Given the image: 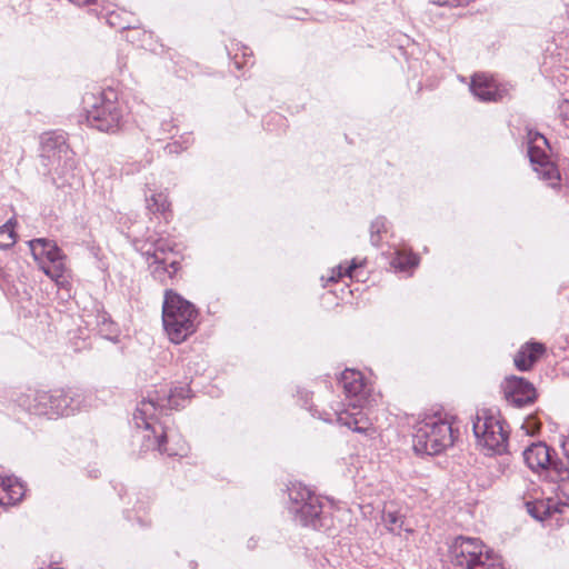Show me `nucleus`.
Here are the masks:
<instances>
[{
  "instance_id": "nucleus-3",
  "label": "nucleus",
  "mask_w": 569,
  "mask_h": 569,
  "mask_svg": "<svg viewBox=\"0 0 569 569\" xmlns=\"http://www.w3.org/2000/svg\"><path fill=\"white\" fill-rule=\"evenodd\" d=\"M82 103L84 119L90 128L106 133H116L121 129L124 112L114 89L88 92L83 96Z\"/></svg>"
},
{
  "instance_id": "nucleus-22",
  "label": "nucleus",
  "mask_w": 569,
  "mask_h": 569,
  "mask_svg": "<svg viewBox=\"0 0 569 569\" xmlns=\"http://www.w3.org/2000/svg\"><path fill=\"white\" fill-rule=\"evenodd\" d=\"M390 230V223L385 217H377L370 224V242L373 247H380L385 236Z\"/></svg>"
},
{
  "instance_id": "nucleus-12",
  "label": "nucleus",
  "mask_w": 569,
  "mask_h": 569,
  "mask_svg": "<svg viewBox=\"0 0 569 569\" xmlns=\"http://www.w3.org/2000/svg\"><path fill=\"white\" fill-rule=\"evenodd\" d=\"M11 400L23 411L49 418V391L27 388L13 391Z\"/></svg>"
},
{
  "instance_id": "nucleus-40",
  "label": "nucleus",
  "mask_w": 569,
  "mask_h": 569,
  "mask_svg": "<svg viewBox=\"0 0 569 569\" xmlns=\"http://www.w3.org/2000/svg\"><path fill=\"white\" fill-rule=\"evenodd\" d=\"M254 546H256V545L253 543V539H250V540L248 541V547H249V548H254Z\"/></svg>"
},
{
  "instance_id": "nucleus-34",
  "label": "nucleus",
  "mask_w": 569,
  "mask_h": 569,
  "mask_svg": "<svg viewBox=\"0 0 569 569\" xmlns=\"http://www.w3.org/2000/svg\"><path fill=\"white\" fill-rule=\"evenodd\" d=\"M117 19H118V16L112 12V13H110V16L108 18V22L110 23V26L118 27L119 29H122V30L133 28L131 26V21L130 20H128V24H121V23L117 22Z\"/></svg>"
},
{
  "instance_id": "nucleus-23",
  "label": "nucleus",
  "mask_w": 569,
  "mask_h": 569,
  "mask_svg": "<svg viewBox=\"0 0 569 569\" xmlns=\"http://www.w3.org/2000/svg\"><path fill=\"white\" fill-rule=\"evenodd\" d=\"M64 258H58L49 263H42L41 270L50 277L52 280H54L58 284L63 286L64 282H67V279L64 277L66 273V266L63 262Z\"/></svg>"
},
{
  "instance_id": "nucleus-1",
  "label": "nucleus",
  "mask_w": 569,
  "mask_h": 569,
  "mask_svg": "<svg viewBox=\"0 0 569 569\" xmlns=\"http://www.w3.org/2000/svg\"><path fill=\"white\" fill-rule=\"evenodd\" d=\"M191 397V389L187 385L176 386L170 389L168 395L160 397L158 392L154 396L149 395L137 406L133 413V421L138 429L146 432L143 447L146 450H158L170 457L182 456L187 450L184 442L180 440L176 447L168 446L169 441L177 438V435L167 426V421H161L160 417L167 409H179L183 402Z\"/></svg>"
},
{
  "instance_id": "nucleus-41",
  "label": "nucleus",
  "mask_w": 569,
  "mask_h": 569,
  "mask_svg": "<svg viewBox=\"0 0 569 569\" xmlns=\"http://www.w3.org/2000/svg\"><path fill=\"white\" fill-rule=\"evenodd\" d=\"M303 397L306 398L305 403H307V400H308L309 393H308V392H305Z\"/></svg>"
},
{
  "instance_id": "nucleus-30",
  "label": "nucleus",
  "mask_w": 569,
  "mask_h": 569,
  "mask_svg": "<svg viewBox=\"0 0 569 569\" xmlns=\"http://www.w3.org/2000/svg\"><path fill=\"white\" fill-rule=\"evenodd\" d=\"M16 238L13 229L8 224L0 227V248L7 249L14 244Z\"/></svg>"
},
{
  "instance_id": "nucleus-17",
  "label": "nucleus",
  "mask_w": 569,
  "mask_h": 569,
  "mask_svg": "<svg viewBox=\"0 0 569 569\" xmlns=\"http://www.w3.org/2000/svg\"><path fill=\"white\" fill-rule=\"evenodd\" d=\"M545 346L539 342H527L515 356V366L520 371H527L538 361L545 352Z\"/></svg>"
},
{
  "instance_id": "nucleus-15",
  "label": "nucleus",
  "mask_w": 569,
  "mask_h": 569,
  "mask_svg": "<svg viewBox=\"0 0 569 569\" xmlns=\"http://www.w3.org/2000/svg\"><path fill=\"white\" fill-rule=\"evenodd\" d=\"M522 455L526 465L536 472L547 469L552 462L551 449L541 441L531 443Z\"/></svg>"
},
{
  "instance_id": "nucleus-16",
  "label": "nucleus",
  "mask_w": 569,
  "mask_h": 569,
  "mask_svg": "<svg viewBox=\"0 0 569 569\" xmlns=\"http://www.w3.org/2000/svg\"><path fill=\"white\" fill-rule=\"evenodd\" d=\"M29 247L33 258L39 262L49 263L58 258H64L60 248L51 240L39 238L29 241Z\"/></svg>"
},
{
  "instance_id": "nucleus-4",
  "label": "nucleus",
  "mask_w": 569,
  "mask_h": 569,
  "mask_svg": "<svg viewBox=\"0 0 569 569\" xmlns=\"http://www.w3.org/2000/svg\"><path fill=\"white\" fill-rule=\"evenodd\" d=\"M162 322L170 341L181 343L197 330L198 310L173 290H166Z\"/></svg>"
},
{
  "instance_id": "nucleus-33",
  "label": "nucleus",
  "mask_w": 569,
  "mask_h": 569,
  "mask_svg": "<svg viewBox=\"0 0 569 569\" xmlns=\"http://www.w3.org/2000/svg\"><path fill=\"white\" fill-rule=\"evenodd\" d=\"M559 117L563 120H569V97L565 98L558 104Z\"/></svg>"
},
{
  "instance_id": "nucleus-26",
  "label": "nucleus",
  "mask_w": 569,
  "mask_h": 569,
  "mask_svg": "<svg viewBox=\"0 0 569 569\" xmlns=\"http://www.w3.org/2000/svg\"><path fill=\"white\" fill-rule=\"evenodd\" d=\"M545 470L548 471L549 477L553 481L559 482V485L569 482V469L561 461H557L552 458V462Z\"/></svg>"
},
{
  "instance_id": "nucleus-5",
  "label": "nucleus",
  "mask_w": 569,
  "mask_h": 569,
  "mask_svg": "<svg viewBox=\"0 0 569 569\" xmlns=\"http://www.w3.org/2000/svg\"><path fill=\"white\" fill-rule=\"evenodd\" d=\"M449 553L451 563L460 569H506L501 558L479 538L457 537Z\"/></svg>"
},
{
  "instance_id": "nucleus-29",
  "label": "nucleus",
  "mask_w": 569,
  "mask_h": 569,
  "mask_svg": "<svg viewBox=\"0 0 569 569\" xmlns=\"http://www.w3.org/2000/svg\"><path fill=\"white\" fill-rule=\"evenodd\" d=\"M96 323L99 327V332L107 338L117 331L114 322L104 312L97 315Z\"/></svg>"
},
{
  "instance_id": "nucleus-20",
  "label": "nucleus",
  "mask_w": 569,
  "mask_h": 569,
  "mask_svg": "<svg viewBox=\"0 0 569 569\" xmlns=\"http://www.w3.org/2000/svg\"><path fill=\"white\" fill-rule=\"evenodd\" d=\"M381 519L385 527L392 533L400 535L405 528V516L392 503L386 505Z\"/></svg>"
},
{
  "instance_id": "nucleus-38",
  "label": "nucleus",
  "mask_w": 569,
  "mask_h": 569,
  "mask_svg": "<svg viewBox=\"0 0 569 569\" xmlns=\"http://www.w3.org/2000/svg\"><path fill=\"white\" fill-rule=\"evenodd\" d=\"M561 447L566 456L569 458V437L562 441Z\"/></svg>"
},
{
  "instance_id": "nucleus-37",
  "label": "nucleus",
  "mask_w": 569,
  "mask_h": 569,
  "mask_svg": "<svg viewBox=\"0 0 569 569\" xmlns=\"http://www.w3.org/2000/svg\"><path fill=\"white\" fill-rule=\"evenodd\" d=\"M69 2L76 4V6H86V4H89L91 2H93L94 0H68Z\"/></svg>"
},
{
  "instance_id": "nucleus-25",
  "label": "nucleus",
  "mask_w": 569,
  "mask_h": 569,
  "mask_svg": "<svg viewBox=\"0 0 569 569\" xmlns=\"http://www.w3.org/2000/svg\"><path fill=\"white\" fill-rule=\"evenodd\" d=\"M146 201L148 211L153 214L160 213L166 216L170 208L168 196L163 192L152 193Z\"/></svg>"
},
{
  "instance_id": "nucleus-11",
  "label": "nucleus",
  "mask_w": 569,
  "mask_h": 569,
  "mask_svg": "<svg viewBox=\"0 0 569 569\" xmlns=\"http://www.w3.org/2000/svg\"><path fill=\"white\" fill-rule=\"evenodd\" d=\"M42 157L57 161L58 164L63 162L67 169L74 168L73 152L67 144L66 133L62 131L44 132L41 136Z\"/></svg>"
},
{
  "instance_id": "nucleus-36",
  "label": "nucleus",
  "mask_w": 569,
  "mask_h": 569,
  "mask_svg": "<svg viewBox=\"0 0 569 569\" xmlns=\"http://www.w3.org/2000/svg\"><path fill=\"white\" fill-rule=\"evenodd\" d=\"M558 490L566 498L567 502L569 503V482L565 483V485H559Z\"/></svg>"
},
{
  "instance_id": "nucleus-10",
  "label": "nucleus",
  "mask_w": 569,
  "mask_h": 569,
  "mask_svg": "<svg viewBox=\"0 0 569 569\" xmlns=\"http://www.w3.org/2000/svg\"><path fill=\"white\" fill-rule=\"evenodd\" d=\"M49 397V419L68 417L91 406V397L78 389H54Z\"/></svg>"
},
{
  "instance_id": "nucleus-35",
  "label": "nucleus",
  "mask_w": 569,
  "mask_h": 569,
  "mask_svg": "<svg viewBox=\"0 0 569 569\" xmlns=\"http://www.w3.org/2000/svg\"><path fill=\"white\" fill-rule=\"evenodd\" d=\"M173 129L174 124L172 123V120H162L161 130L163 133H171Z\"/></svg>"
},
{
  "instance_id": "nucleus-2",
  "label": "nucleus",
  "mask_w": 569,
  "mask_h": 569,
  "mask_svg": "<svg viewBox=\"0 0 569 569\" xmlns=\"http://www.w3.org/2000/svg\"><path fill=\"white\" fill-rule=\"evenodd\" d=\"M339 382L346 395V408L319 418L328 422L336 421L359 433H367L372 429V423L365 412L370 406V388L363 375L353 369H346Z\"/></svg>"
},
{
  "instance_id": "nucleus-19",
  "label": "nucleus",
  "mask_w": 569,
  "mask_h": 569,
  "mask_svg": "<svg viewBox=\"0 0 569 569\" xmlns=\"http://www.w3.org/2000/svg\"><path fill=\"white\" fill-rule=\"evenodd\" d=\"M152 277L161 283H166L168 279L173 276L180 269V262L177 260L168 262L167 259L153 260L150 264Z\"/></svg>"
},
{
  "instance_id": "nucleus-43",
  "label": "nucleus",
  "mask_w": 569,
  "mask_h": 569,
  "mask_svg": "<svg viewBox=\"0 0 569 569\" xmlns=\"http://www.w3.org/2000/svg\"><path fill=\"white\" fill-rule=\"evenodd\" d=\"M405 530H406L407 532H412V530H411V529H409V528H405Z\"/></svg>"
},
{
  "instance_id": "nucleus-7",
  "label": "nucleus",
  "mask_w": 569,
  "mask_h": 569,
  "mask_svg": "<svg viewBox=\"0 0 569 569\" xmlns=\"http://www.w3.org/2000/svg\"><path fill=\"white\" fill-rule=\"evenodd\" d=\"M288 510L302 527L320 529L325 526L322 498L301 482L288 487Z\"/></svg>"
},
{
  "instance_id": "nucleus-13",
  "label": "nucleus",
  "mask_w": 569,
  "mask_h": 569,
  "mask_svg": "<svg viewBox=\"0 0 569 569\" xmlns=\"http://www.w3.org/2000/svg\"><path fill=\"white\" fill-rule=\"evenodd\" d=\"M471 93L480 101L497 102L502 100L508 90L486 73H476L470 82Z\"/></svg>"
},
{
  "instance_id": "nucleus-39",
  "label": "nucleus",
  "mask_w": 569,
  "mask_h": 569,
  "mask_svg": "<svg viewBox=\"0 0 569 569\" xmlns=\"http://www.w3.org/2000/svg\"><path fill=\"white\" fill-rule=\"evenodd\" d=\"M271 120H274V121H282V117L278 113H274V114H271L270 116Z\"/></svg>"
},
{
  "instance_id": "nucleus-14",
  "label": "nucleus",
  "mask_w": 569,
  "mask_h": 569,
  "mask_svg": "<svg viewBox=\"0 0 569 569\" xmlns=\"http://www.w3.org/2000/svg\"><path fill=\"white\" fill-rule=\"evenodd\" d=\"M506 399L516 407H523L536 400L537 392L532 383L525 378L511 376L502 385Z\"/></svg>"
},
{
  "instance_id": "nucleus-28",
  "label": "nucleus",
  "mask_w": 569,
  "mask_h": 569,
  "mask_svg": "<svg viewBox=\"0 0 569 569\" xmlns=\"http://www.w3.org/2000/svg\"><path fill=\"white\" fill-rule=\"evenodd\" d=\"M526 505L530 516L537 520H543L551 513L550 506L545 501L527 502Z\"/></svg>"
},
{
  "instance_id": "nucleus-6",
  "label": "nucleus",
  "mask_w": 569,
  "mask_h": 569,
  "mask_svg": "<svg viewBox=\"0 0 569 569\" xmlns=\"http://www.w3.org/2000/svg\"><path fill=\"white\" fill-rule=\"evenodd\" d=\"M455 432L451 423L438 415L426 417L415 428L412 447L417 453L438 455L451 447Z\"/></svg>"
},
{
  "instance_id": "nucleus-9",
  "label": "nucleus",
  "mask_w": 569,
  "mask_h": 569,
  "mask_svg": "<svg viewBox=\"0 0 569 569\" xmlns=\"http://www.w3.org/2000/svg\"><path fill=\"white\" fill-rule=\"evenodd\" d=\"M528 157L538 177L548 186L556 187L560 180V173L548 154L549 143L545 136L529 131L527 136Z\"/></svg>"
},
{
  "instance_id": "nucleus-21",
  "label": "nucleus",
  "mask_w": 569,
  "mask_h": 569,
  "mask_svg": "<svg viewBox=\"0 0 569 569\" xmlns=\"http://www.w3.org/2000/svg\"><path fill=\"white\" fill-rule=\"evenodd\" d=\"M173 247L171 243L167 242L163 239H158L152 243H143L139 250H141L142 254H144L148 259L152 258L153 260H162L166 259L164 254L169 251H172Z\"/></svg>"
},
{
  "instance_id": "nucleus-18",
  "label": "nucleus",
  "mask_w": 569,
  "mask_h": 569,
  "mask_svg": "<svg viewBox=\"0 0 569 569\" xmlns=\"http://www.w3.org/2000/svg\"><path fill=\"white\" fill-rule=\"evenodd\" d=\"M24 496V487L18 479L0 476V506H12Z\"/></svg>"
},
{
  "instance_id": "nucleus-31",
  "label": "nucleus",
  "mask_w": 569,
  "mask_h": 569,
  "mask_svg": "<svg viewBox=\"0 0 569 569\" xmlns=\"http://www.w3.org/2000/svg\"><path fill=\"white\" fill-rule=\"evenodd\" d=\"M241 51H242L241 56L243 59L242 62L238 59V56H239L238 53H234V57H233V63H234L236 68H238V69L244 68V67L253 63L251 61L252 51L244 46H242Z\"/></svg>"
},
{
  "instance_id": "nucleus-42",
  "label": "nucleus",
  "mask_w": 569,
  "mask_h": 569,
  "mask_svg": "<svg viewBox=\"0 0 569 569\" xmlns=\"http://www.w3.org/2000/svg\"><path fill=\"white\" fill-rule=\"evenodd\" d=\"M310 411L312 413L313 417H316V412H318L316 409L313 410L312 408H310Z\"/></svg>"
},
{
  "instance_id": "nucleus-32",
  "label": "nucleus",
  "mask_w": 569,
  "mask_h": 569,
  "mask_svg": "<svg viewBox=\"0 0 569 569\" xmlns=\"http://www.w3.org/2000/svg\"><path fill=\"white\" fill-rule=\"evenodd\" d=\"M190 143V138H187L184 141H183V144L178 142V141H174V142H171V143H168L164 148V150L169 153V154H178L180 153L181 151L186 150L188 148V144Z\"/></svg>"
},
{
  "instance_id": "nucleus-24",
  "label": "nucleus",
  "mask_w": 569,
  "mask_h": 569,
  "mask_svg": "<svg viewBox=\"0 0 569 569\" xmlns=\"http://www.w3.org/2000/svg\"><path fill=\"white\" fill-rule=\"evenodd\" d=\"M419 263V258L412 252L397 250L391 260V266L399 271H408Z\"/></svg>"
},
{
  "instance_id": "nucleus-27",
  "label": "nucleus",
  "mask_w": 569,
  "mask_h": 569,
  "mask_svg": "<svg viewBox=\"0 0 569 569\" xmlns=\"http://www.w3.org/2000/svg\"><path fill=\"white\" fill-rule=\"evenodd\" d=\"M359 267H361V263H358L356 261V259H353L348 267H343V264H339V266L332 268L330 271L331 274L327 279V283L328 282H337L342 277H349L352 279L355 277L356 269H358Z\"/></svg>"
},
{
  "instance_id": "nucleus-8",
  "label": "nucleus",
  "mask_w": 569,
  "mask_h": 569,
  "mask_svg": "<svg viewBox=\"0 0 569 569\" xmlns=\"http://www.w3.org/2000/svg\"><path fill=\"white\" fill-rule=\"evenodd\" d=\"M473 435L479 445L493 453H503L508 445V431L498 410L480 409L472 421Z\"/></svg>"
}]
</instances>
